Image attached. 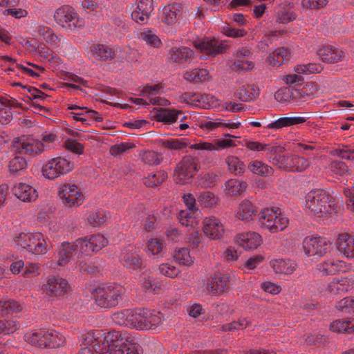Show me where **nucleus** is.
I'll use <instances>...</instances> for the list:
<instances>
[{"mask_svg": "<svg viewBox=\"0 0 354 354\" xmlns=\"http://www.w3.org/2000/svg\"><path fill=\"white\" fill-rule=\"evenodd\" d=\"M306 118L301 116L282 117L273 122L268 124L266 128L270 129H279L284 127H289L294 125L304 123Z\"/></svg>", "mask_w": 354, "mask_h": 354, "instance_id": "nucleus-38", "label": "nucleus"}, {"mask_svg": "<svg viewBox=\"0 0 354 354\" xmlns=\"http://www.w3.org/2000/svg\"><path fill=\"white\" fill-rule=\"evenodd\" d=\"M139 283L142 289L145 292L158 293L160 290V286L151 275L143 272L140 275Z\"/></svg>", "mask_w": 354, "mask_h": 354, "instance_id": "nucleus-46", "label": "nucleus"}, {"mask_svg": "<svg viewBox=\"0 0 354 354\" xmlns=\"http://www.w3.org/2000/svg\"><path fill=\"white\" fill-rule=\"evenodd\" d=\"M169 55L172 62L177 64L190 62L194 57L193 50L185 46L173 48L171 49Z\"/></svg>", "mask_w": 354, "mask_h": 354, "instance_id": "nucleus-36", "label": "nucleus"}, {"mask_svg": "<svg viewBox=\"0 0 354 354\" xmlns=\"http://www.w3.org/2000/svg\"><path fill=\"white\" fill-rule=\"evenodd\" d=\"M70 286L66 279L59 276L52 275L47 278L41 286L44 293L49 297H62L69 291Z\"/></svg>", "mask_w": 354, "mask_h": 354, "instance_id": "nucleus-16", "label": "nucleus"}, {"mask_svg": "<svg viewBox=\"0 0 354 354\" xmlns=\"http://www.w3.org/2000/svg\"><path fill=\"white\" fill-rule=\"evenodd\" d=\"M335 247L339 254L345 259L354 260V234L343 232L337 235Z\"/></svg>", "mask_w": 354, "mask_h": 354, "instance_id": "nucleus-23", "label": "nucleus"}, {"mask_svg": "<svg viewBox=\"0 0 354 354\" xmlns=\"http://www.w3.org/2000/svg\"><path fill=\"white\" fill-rule=\"evenodd\" d=\"M167 174L164 171H158L148 175L144 180V184L148 187H153L160 185L166 178Z\"/></svg>", "mask_w": 354, "mask_h": 354, "instance_id": "nucleus-58", "label": "nucleus"}, {"mask_svg": "<svg viewBox=\"0 0 354 354\" xmlns=\"http://www.w3.org/2000/svg\"><path fill=\"white\" fill-rule=\"evenodd\" d=\"M35 32L50 46L55 48L59 46L61 39L50 27L39 25L35 28Z\"/></svg>", "mask_w": 354, "mask_h": 354, "instance_id": "nucleus-37", "label": "nucleus"}, {"mask_svg": "<svg viewBox=\"0 0 354 354\" xmlns=\"http://www.w3.org/2000/svg\"><path fill=\"white\" fill-rule=\"evenodd\" d=\"M75 168V163L68 155H59L48 158L41 167L42 176L55 180L66 176Z\"/></svg>", "mask_w": 354, "mask_h": 354, "instance_id": "nucleus-6", "label": "nucleus"}, {"mask_svg": "<svg viewBox=\"0 0 354 354\" xmlns=\"http://www.w3.org/2000/svg\"><path fill=\"white\" fill-rule=\"evenodd\" d=\"M317 55L324 62L335 64L344 61L347 57L346 50L332 46H324L320 48Z\"/></svg>", "mask_w": 354, "mask_h": 354, "instance_id": "nucleus-28", "label": "nucleus"}, {"mask_svg": "<svg viewBox=\"0 0 354 354\" xmlns=\"http://www.w3.org/2000/svg\"><path fill=\"white\" fill-rule=\"evenodd\" d=\"M161 86L159 84L145 87L141 92L142 98H133L132 102L139 106H145L149 104L156 105L159 106H167L170 102L160 96L159 93Z\"/></svg>", "mask_w": 354, "mask_h": 354, "instance_id": "nucleus-13", "label": "nucleus"}, {"mask_svg": "<svg viewBox=\"0 0 354 354\" xmlns=\"http://www.w3.org/2000/svg\"><path fill=\"white\" fill-rule=\"evenodd\" d=\"M24 339L32 346L41 348H57L65 342V337L59 333L53 330H39L28 332L24 335Z\"/></svg>", "mask_w": 354, "mask_h": 354, "instance_id": "nucleus-8", "label": "nucleus"}, {"mask_svg": "<svg viewBox=\"0 0 354 354\" xmlns=\"http://www.w3.org/2000/svg\"><path fill=\"white\" fill-rule=\"evenodd\" d=\"M296 17V14L287 2L281 3L275 12L276 21L279 24L289 23L294 21Z\"/></svg>", "mask_w": 354, "mask_h": 354, "instance_id": "nucleus-41", "label": "nucleus"}, {"mask_svg": "<svg viewBox=\"0 0 354 354\" xmlns=\"http://www.w3.org/2000/svg\"><path fill=\"white\" fill-rule=\"evenodd\" d=\"M354 288V276L333 278L327 285V291L332 295H340Z\"/></svg>", "mask_w": 354, "mask_h": 354, "instance_id": "nucleus-29", "label": "nucleus"}, {"mask_svg": "<svg viewBox=\"0 0 354 354\" xmlns=\"http://www.w3.org/2000/svg\"><path fill=\"white\" fill-rule=\"evenodd\" d=\"M183 78L189 82H205L210 78L209 71L205 68H194L183 73Z\"/></svg>", "mask_w": 354, "mask_h": 354, "instance_id": "nucleus-47", "label": "nucleus"}, {"mask_svg": "<svg viewBox=\"0 0 354 354\" xmlns=\"http://www.w3.org/2000/svg\"><path fill=\"white\" fill-rule=\"evenodd\" d=\"M292 154L275 155L271 159V162L279 169L288 171Z\"/></svg>", "mask_w": 354, "mask_h": 354, "instance_id": "nucleus-64", "label": "nucleus"}, {"mask_svg": "<svg viewBox=\"0 0 354 354\" xmlns=\"http://www.w3.org/2000/svg\"><path fill=\"white\" fill-rule=\"evenodd\" d=\"M67 110L68 115L76 121H80L82 124H87L89 119H93L97 122H101L102 118L98 112L90 109L86 106H80L77 104H68Z\"/></svg>", "mask_w": 354, "mask_h": 354, "instance_id": "nucleus-20", "label": "nucleus"}, {"mask_svg": "<svg viewBox=\"0 0 354 354\" xmlns=\"http://www.w3.org/2000/svg\"><path fill=\"white\" fill-rule=\"evenodd\" d=\"M90 57L97 62H109L116 57L115 51L109 46L94 44L89 49Z\"/></svg>", "mask_w": 354, "mask_h": 354, "instance_id": "nucleus-31", "label": "nucleus"}, {"mask_svg": "<svg viewBox=\"0 0 354 354\" xmlns=\"http://www.w3.org/2000/svg\"><path fill=\"white\" fill-rule=\"evenodd\" d=\"M258 207L257 204L249 198L242 200L234 209V217L243 222H250L258 216Z\"/></svg>", "mask_w": 354, "mask_h": 354, "instance_id": "nucleus-21", "label": "nucleus"}, {"mask_svg": "<svg viewBox=\"0 0 354 354\" xmlns=\"http://www.w3.org/2000/svg\"><path fill=\"white\" fill-rule=\"evenodd\" d=\"M183 14V8L181 3H169L159 10V20L165 26L173 27L182 18Z\"/></svg>", "mask_w": 354, "mask_h": 354, "instance_id": "nucleus-17", "label": "nucleus"}, {"mask_svg": "<svg viewBox=\"0 0 354 354\" xmlns=\"http://www.w3.org/2000/svg\"><path fill=\"white\" fill-rule=\"evenodd\" d=\"M124 331H86L81 336L79 354H140Z\"/></svg>", "mask_w": 354, "mask_h": 354, "instance_id": "nucleus-1", "label": "nucleus"}, {"mask_svg": "<svg viewBox=\"0 0 354 354\" xmlns=\"http://www.w3.org/2000/svg\"><path fill=\"white\" fill-rule=\"evenodd\" d=\"M310 162L308 159L298 155L292 154L288 171L292 172H304L309 168Z\"/></svg>", "mask_w": 354, "mask_h": 354, "instance_id": "nucleus-53", "label": "nucleus"}, {"mask_svg": "<svg viewBox=\"0 0 354 354\" xmlns=\"http://www.w3.org/2000/svg\"><path fill=\"white\" fill-rule=\"evenodd\" d=\"M79 239L84 255L97 252L109 243L107 238L102 234H93Z\"/></svg>", "mask_w": 354, "mask_h": 354, "instance_id": "nucleus-25", "label": "nucleus"}, {"mask_svg": "<svg viewBox=\"0 0 354 354\" xmlns=\"http://www.w3.org/2000/svg\"><path fill=\"white\" fill-rule=\"evenodd\" d=\"M227 170L234 176H241L246 169V166L241 159L235 156H228L225 158Z\"/></svg>", "mask_w": 354, "mask_h": 354, "instance_id": "nucleus-49", "label": "nucleus"}, {"mask_svg": "<svg viewBox=\"0 0 354 354\" xmlns=\"http://www.w3.org/2000/svg\"><path fill=\"white\" fill-rule=\"evenodd\" d=\"M58 264L64 266L71 263L74 257L80 259L84 256L80 239H76L74 242H63L59 250Z\"/></svg>", "mask_w": 354, "mask_h": 354, "instance_id": "nucleus-15", "label": "nucleus"}, {"mask_svg": "<svg viewBox=\"0 0 354 354\" xmlns=\"http://www.w3.org/2000/svg\"><path fill=\"white\" fill-rule=\"evenodd\" d=\"M106 213L103 210L91 212L87 217V223L92 227H100L107 221Z\"/></svg>", "mask_w": 354, "mask_h": 354, "instance_id": "nucleus-57", "label": "nucleus"}, {"mask_svg": "<svg viewBox=\"0 0 354 354\" xmlns=\"http://www.w3.org/2000/svg\"><path fill=\"white\" fill-rule=\"evenodd\" d=\"M260 88L254 84H245L240 86L234 93V96L244 102L257 100L260 95Z\"/></svg>", "mask_w": 354, "mask_h": 354, "instance_id": "nucleus-35", "label": "nucleus"}, {"mask_svg": "<svg viewBox=\"0 0 354 354\" xmlns=\"http://www.w3.org/2000/svg\"><path fill=\"white\" fill-rule=\"evenodd\" d=\"M53 17L59 26L68 30L80 29L85 25L84 20L78 16L73 8L68 6L57 8Z\"/></svg>", "mask_w": 354, "mask_h": 354, "instance_id": "nucleus-12", "label": "nucleus"}, {"mask_svg": "<svg viewBox=\"0 0 354 354\" xmlns=\"http://www.w3.org/2000/svg\"><path fill=\"white\" fill-rule=\"evenodd\" d=\"M202 230L207 237L214 240L221 239L225 232L221 219L214 216H207L203 219Z\"/></svg>", "mask_w": 354, "mask_h": 354, "instance_id": "nucleus-24", "label": "nucleus"}, {"mask_svg": "<svg viewBox=\"0 0 354 354\" xmlns=\"http://www.w3.org/2000/svg\"><path fill=\"white\" fill-rule=\"evenodd\" d=\"M305 207L311 214L318 218L328 216L339 212L341 205L324 190H312L305 198Z\"/></svg>", "mask_w": 354, "mask_h": 354, "instance_id": "nucleus-3", "label": "nucleus"}, {"mask_svg": "<svg viewBox=\"0 0 354 354\" xmlns=\"http://www.w3.org/2000/svg\"><path fill=\"white\" fill-rule=\"evenodd\" d=\"M173 258L176 263L185 267H192L195 257L190 253V250L186 247L176 248L173 254Z\"/></svg>", "mask_w": 354, "mask_h": 354, "instance_id": "nucleus-39", "label": "nucleus"}, {"mask_svg": "<svg viewBox=\"0 0 354 354\" xmlns=\"http://www.w3.org/2000/svg\"><path fill=\"white\" fill-rule=\"evenodd\" d=\"M139 39L147 46L153 48H160L162 42L155 31L151 28H144L139 34Z\"/></svg>", "mask_w": 354, "mask_h": 354, "instance_id": "nucleus-43", "label": "nucleus"}, {"mask_svg": "<svg viewBox=\"0 0 354 354\" xmlns=\"http://www.w3.org/2000/svg\"><path fill=\"white\" fill-rule=\"evenodd\" d=\"M290 54L288 48H277L268 57L267 62L272 66H279L290 59Z\"/></svg>", "mask_w": 354, "mask_h": 354, "instance_id": "nucleus-40", "label": "nucleus"}, {"mask_svg": "<svg viewBox=\"0 0 354 354\" xmlns=\"http://www.w3.org/2000/svg\"><path fill=\"white\" fill-rule=\"evenodd\" d=\"M57 197L67 208H77L85 201L86 197L82 189L75 183H63L59 185Z\"/></svg>", "mask_w": 354, "mask_h": 354, "instance_id": "nucleus-9", "label": "nucleus"}, {"mask_svg": "<svg viewBox=\"0 0 354 354\" xmlns=\"http://www.w3.org/2000/svg\"><path fill=\"white\" fill-rule=\"evenodd\" d=\"M235 243L247 251L257 249L263 243L262 236L254 231L238 234L234 238Z\"/></svg>", "mask_w": 354, "mask_h": 354, "instance_id": "nucleus-26", "label": "nucleus"}, {"mask_svg": "<svg viewBox=\"0 0 354 354\" xmlns=\"http://www.w3.org/2000/svg\"><path fill=\"white\" fill-rule=\"evenodd\" d=\"M113 319L120 326L137 330H153L161 324L162 315L159 312L148 308L139 309L135 312L125 309L114 313Z\"/></svg>", "mask_w": 354, "mask_h": 354, "instance_id": "nucleus-2", "label": "nucleus"}, {"mask_svg": "<svg viewBox=\"0 0 354 354\" xmlns=\"http://www.w3.org/2000/svg\"><path fill=\"white\" fill-rule=\"evenodd\" d=\"M13 146L19 153L31 157H36L42 153L39 139L32 136H22L15 138Z\"/></svg>", "mask_w": 354, "mask_h": 354, "instance_id": "nucleus-18", "label": "nucleus"}, {"mask_svg": "<svg viewBox=\"0 0 354 354\" xmlns=\"http://www.w3.org/2000/svg\"><path fill=\"white\" fill-rule=\"evenodd\" d=\"M258 223L261 229L270 233H277L288 226L289 219L279 207H267L259 212Z\"/></svg>", "mask_w": 354, "mask_h": 354, "instance_id": "nucleus-7", "label": "nucleus"}, {"mask_svg": "<svg viewBox=\"0 0 354 354\" xmlns=\"http://www.w3.org/2000/svg\"><path fill=\"white\" fill-rule=\"evenodd\" d=\"M276 273L290 274L296 269L297 263L290 259H274L270 262Z\"/></svg>", "mask_w": 354, "mask_h": 354, "instance_id": "nucleus-42", "label": "nucleus"}, {"mask_svg": "<svg viewBox=\"0 0 354 354\" xmlns=\"http://www.w3.org/2000/svg\"><path fill=\"white\" fill-rule=\"evenodd\" d=\"M200 215L190 211L181 210L178 214L179 222L187 227L195 228L198 225V217Z\"/></svg>", "mask_w": 354, "mask_h": 354, "instance_id": "nucleus-55", "label": "nucleus"}, {"mask_svg": "<svg viewBox=\"0 0 354 354\" xmlns=\"http://www.w3.org/2000/svg\"><path fill=\"white\" fill-rule=\"evenodd\" d=\"M28 167L26 159L20 156H15L11 158L8 163V169L9 172L15 176L23 174Z\"/></svg>", "mask_w": 354, "mask_h": 354, "instance_id": "nucleus-48", "label": "nucleus"}, {"mask_svg": "<svg viewBox=\"0 0 354 354\" xmlns=\"http://www.w3.org/2000/svg\"><path fill=\"white\" fill-rule=\"evenodd\" d=\"M13 243L19 250L35 256L44 255L52 248L48 236L38 231L18 232L13 236Z\"/></svg>", "mask_w": 354, "mask_h": 354, "instance_id": "nucleus-4", "label": "nucleus"}, {"mask_svg": "<svg viewBox=\"0 0 354 354\" xmlns=\"http://www.w3.org/2000/svg\"><path fill=\"white\" fill-rule=\"evenodd\" d=\"M248 188L245 181L237 178H230L225 181L223 185V193L230 197L238 196L244 194Z\"/></svg>", "mask_w": 354, "mask_h": 354, "instance_id": "nucleus-34", "label": "nucleus"}, {"mask_svg": "<svg viewBox=\"0 0 354 354\" xmlns=\"http://www.w3.org/2000/svg\"><path fill=\"white\" fill-rule=\"evenodd\" d=\"M12 194L23 203L35 202L39 197L37 189L32 185L17 182L12 187Z\"/></svg>", "mask_w": 354, "mask_h": 354, "instance_id": "nucleus-22", "label": "nucleus"}, {"mask_svg": "<svg viewBox=\"0 0 354 354\" xmlns=\"http://www.w3.org/2000/svg\"><path fill=\"white\" fill-rule=\"evenodd\" d=\"M316 268L322 276H330L348 272L352 266L344 260L330 258L318 263Z\"/></svg>", "mask_w": 354, "mask_h": 354, "instance_id": "nucleus-14", "label": "nucleus"}, {"mask_svg": "<svg viewBox=\"0 0 354 354\" xmlns=\"http://www.w3.org/2000/svg\"><path fill=\"white\" fill-rule=\"evenodd\" d=\"M154 10L153 0H136L131 12V19L136 23L145 25Z\"/></svg>", "mask_w": 354, "mask_h": 354, "instance_id": "nucleus-19", "label": "nucleus"}, {"mask_svg": "<svg viewBox=\"0 0 354 354\" xmlns=\"http://www.w3.org/2000/svg\"><path fill=\"white\" fill-rule=\"evenodd\" d=\"M159 273L167 277L174 279L177 277L180 271L169 263H162L158 266Z\"/></svg>", "mask_w": 354, "mask_h": 354, "instance_id": "nucleus-63", "label": "nucleus"}, {"mask_svg": "<svg viewBox=\"0 0 354 354\" xmlns=\"http://www.w3.org/2000/svg\"><path fill=\"white\" fill-rule=\"evenodd\" d=\"M135 147L136 145L134 143L131 142H124L111 146L109 152L111 155L118 157L124 154L129 150Z\"/></svg>", "mask_w": 354, "mask_h": 354, "instance_id": "nucleus-62", "label": "nucleus"}, {"mask_svg": "<svg viewBox=\"0 0 354 354\" xmlns=\"http://www.w3.org/2000/svg\"><path fill=\"white\" fill-rule=\"evenodd\" d=\"M183 114L182 111L176 109H161L156 113V118L159 122L171 124L175 122L178 117Z\"/></svg>", "mask_w": 354, "mask_h": 354, "instance_id": "nucleus-52", "label": "nucleus"}, {"mask_svg": "<svg viewBox=\"0 0 354 354\" xmlns=\"http://www.w3.org/2000/svg\"><path fill=\"white\" fill-rule=\"evenodd\" d=\"M232 136L226 134L223 140L215 139L212 142H201L193 144L191 148L197 150H204L207 151H220L229 148L233 145V141L230 138ZM233 138H235L233 136Z\"/></svg>", "mask_w": 354, "mask_h": 354, "instance_id": "nucleus-30", "label": "nucleus"}, {"mask_svg": "<svg viewBox=\"0 0 354 354\" xmlns=\"http://www.w3.org/2000/svg\"><path fill=\"white\" fill-rule=\"evenodd\" d=\"M194 46L201 52L212 56L223 53L227 49V45L224 41L209 37L194 41Z\"/></svg>", "mask_w": 354, "mask_h": 354, "instance_id": "nucleus-27", "label": "nucleus"}, {"mask_svg": "<svg viewBox=\"0 0 354 354\" xmlns=\"http://www.w3.org/2000/svg\"><path fill=\"white\" fill-rule=\"evenodd\" d=\"M330 241L321 236H307L304 239L302 248L305 255L313 260L318 261L331 249Z\"/></svg>", "mask_w": 354, "mask_h": 354, "instance_id": "nucleus-10", "label": "nucleus"}, {"mask_svg": "<svg viewBox=\"0 0 354 354\" xmlns=\"http://www.w3.org/2000/svg\"><path fill=\"white\" fill-rule=\"evenodd\" d=\"M165 245L159 238L150 239L147 244L146 252L149 257H162L165 253Z\"/></svg>", "mask_w": 354, "mask_h": 354, "instance_id": "nucleus-45", "label": "nucleus"}, {"mask_svg": "<svg viewBox=\"0 0 354 354\" xmlns=\"http://www.w3.org/2000/svg\"><path fill=\"white\" fill-rule=\"evenodd\" d=\"M120 260L124 266L133 270L140 268L142 266V262L133 246L122 250Z\"/></svg>", "mask_w": 354, "mask_h": 354, "instance_id": "nucleus-33", "label": "nucleus"}, {"mask_svg": "<svg viewBox=\"0 0 354 354\" xmlns=\"http://www.w3.org/2000/svg\"><path fill=\"white\" fill-rule=\"evenodd\" d=\"M245 146L248 149L257 152L268 151L270 153H275L277 149V147H270L268 144L254 140L246 141Z\"/></svg>", "mask_w": 354, "mask_h": 354, "instance_id": "nucleus-59", "label": "nucleus"}, {"mask_svg": "<svg viewBox=\"0 0 354 354\" xmlns=\"http://www.w3.org/2000/svg\"><path fill=\"white\" fill-rule=\"evenodd\" d=\"M125 293V288L118 283H105L95 288L92 292L95 304L103 308H111L117 306L122 301Z\"/></svg>", "mask_w": 354, "mask_h": 354, "instance_id": "nucleus-5", "label": "nucleus"}, {"mask_svg": "<svg viewBox=\"0 0 354 354\" xmlns=\"http://www.w3.org/2000/svg\"><path fill=\"white\" fill-rule=\"evenodd\" d=\"M234 277L230 273H223L216 279V281H210L206 284V290L214 294H221L230 289V282Z\"/></svg>", "mask_w": 354, "mask_h": 354, "instance_id": "nucleus-32", "label": "nucleus"}, {"mask_svg": "<svg viewBox=\"0 0 354 354\" xmlns=\"http://www.w3.org/2000/svg\"><path fill=\"white\" fill-rule=\"evenodd\" d=\"M322 68L319 64L309 63L307 64H298L295 66L294 71L299 74L308 75L320 73Z\"/></svg>", "mask_w": 354, "mask_h": 354, "instance_id": "nucleus-60", "label": "nucleus"}, {"mask_svg": "<svg viewBox=\"0 0 354 354\" xmlns=\"http://www.w3.org/2000/svg\"><path fill=\"white\" fill-rule=\"evenodd\" d=\"M199 169L198 158L192 156H186L176 165L173 174L174 180L177 184H187L199 171Z\"/></svg>", "mask_w": 354, "mask_h": 354, "instance_id": "nucleus-11", "label": "nucleus"}, {"mask_svg": "<svg viewBox=\"0 0 354 354\" xmlns=\"http://www.w3.org/2000/svg\"><path fill=\"white\" fill-rule=\"evenodd\" d=\"M217 178L218 176L213 172H203L197 178L198 184L202 188L211 187Z\"/></svg>", "mask_w": 354, "mask_h": 354, "instance_id": "nucleus-61", "label": "nucleus"}, {"mask_svg": "<svg viewBox=\"0 0 354 354\" xmlns=\"http://www.w3.org/2000/svg\"><path fill=\"white\" fill-rule=\"evenodd\" d=\"M197 201L202 208L211 209L219 202V198L213 192L204 191L197 194Z\"/></svg>", "mask_w": 354, "mask_h": 354, "instance_id": "nucleus-51", "label": "nucleus"}, {"mask_svg": "<svg viewBox=\"0 0 354 354\" xmlns=\"http://www.w3.org/2000/svg\"><path fill=\"white\" fill-rule=\"evenodd\" d=\"M248 168L252 174L264 177L270 176L274 172L272 167L257 160L250 161Z\"/></svg>", "mask_w": 354, "mask_h": 354, "instance_id": "nucleus-50", "label": "nucleus"}, {"mask_svg": "<svg viewBox=\"0 0 354 354\" xmlns=\"http://www.w3.org/2000/svg\"><path fill=\"white\" fill-rule=\"evenodd\" d=\"M22 310L21 305L12 299L0 298V315L5 316L10 313H18Z\"/></svg>", "mask_w": 354, "mask_h": 354, "instance_id": "nucleus-54", "label": "nucleus"}, {"mask_svg": "<svg viewBox=\"0 0 354 354\" xmlns=\"http://www.w3.org/2000/svg\"><path fill=\"white\" fill-rule=\"evenodd\" d=\"M327 169H328V171H330L332 175L336 178H339L351 174L348 166L344 162L341 161H331L329 163Z\"/></svg>", "mask_w": 354, "mask_h": 354, "instance_id": "nucleus-56", "label": "nucleus"}, {"mask_svg": "<svg viewBox=\"0 0 354 354\" xmlns=\"http://www.w3.org/2000/svg\"><path fill=\"white\" fill-rule=\"evenodd\" d=\"M194 106L204 109H209L220 107L218 99L210 94H196Z\"/></svg>", "mask_w": 354, "mask_h": 354, "instance_id": "nucleus-44", "label": "nucleus"}]
</instances>
